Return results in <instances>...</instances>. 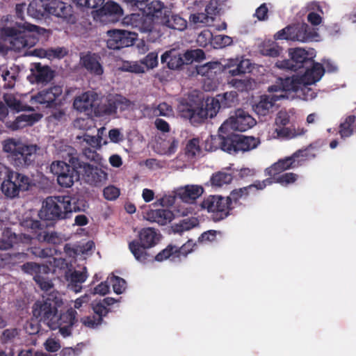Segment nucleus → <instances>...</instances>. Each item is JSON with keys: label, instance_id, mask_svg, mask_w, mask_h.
<instances>
[{"label": "nucleus", "instance_id": "28", "mask_svg": "<svg viewBox=\"0 0 356 356\" xmlns=\"http://www.w3.org/2000/svg\"><path fill=\"white\" fill-rule=\"evenodd\" d=\"M49 0H33L27 8V13L35 19H42L49 15Z\"/></svg>", "mask_w": 356, "mask_h": 356}, {"label": "nucleus", "instance_id": "10", "mask_svg": "<svg viewBox=\"0 0 356 356\" xmlns=\"http://www.w3.org/2000/svg\"><path fill=\"white\" fill-rule=\"evenodd\" d=\"M30 186L29 177L13 171L7 179L2 181L1 189L8 197L14 198L19 195L20 191H28Z\"/></svg>", "mask_w": 356, "mask_h": 356}, {"label": "nucleus", "instance_id": "5", "mask_svg": "<svg viewBox=\"0 0 356 356\" xmlns=\"http://www.w3.org/2000/svg\"><path fill=\"white\" fill-rule=\"evenodd\" d=\"M210 151L216 150L218 147L230 154L245 152L257 148L261 143L259 138L246 136L242 134L230 133L226 136L218 134L211 137Z\"/></svg>", "mask_w": 356, "mask_h": 356}, {"label": "nucleus", "instance_id": "11", "mask_svg": "<svg viewBox=\"0 0 356 356\" xmlns=\"http://www.w3.org/2000/svg\"><path fill=\"white\" fill-rule=\"evenodd\" d=\"M289 56L291 58L289 60L277 62V66L280 68L296 72L308 67L313 64V58L309 56L308 52L304 49H291Z\"/></svg>", "mask_w": 356, "mask_h": 356}, {"label": "nucleus", "instance_id": "54", "mask_svg": "<svg viewBox=\"0 0 356 356\" xmlns=\"http://www.w3.org/2000/svg\"><path fill=\"white\" fill-rule=\"evenodd\" d=\"M34 280L43 291H48L54 287L51 280L48 277V274L35 275Z\"/></svg>", "mask_w": 356, "mask_h": 356}, {"label": "nucleus", "instance_id": "44", "mask_svg": "<svg viewBox=\"0 0 356 356\" xmlns=\"http://www.w3.org/2000/svg\"><path fill=\"white\" fill-rule=\"evenodd\" d=\"M250 191L247 186H245L233 190L227 198L229 199V202L231 206H234L238 204H241L240 200H245L248 197Z\"/></svg>", "mask_w": 356, "mask_h": 356}, {"label": "nucleus", "instance_id": "4", "mask_svg": "<svg viewBox=\"0 0 356 356\" xmlns=\"http://www.w3.org/2000/svg\"><path fill=\"white\" fill-rule=\"evenodd\" d=\"M66 161H56L50 165L51 172L57 177L58 185L63 188H70L75 181L79 179L81 169V159L74 148H70Z\"/></svg>", "mask_w": 356, "mask_h": 356}, {"label": "nucleus", "instance_id": "34", "mask_svg": "<svg viewBox=\"0 0 356 356\" xmlns=\"http://www.w3.org/2000/svg\"><path fill=\"white\" fill-rule=\"evenodd\" d=\"M307 130L304 128L296 129L293 126L276 127L275 133L277 137L282 139L289 140L297 136H302L306 133Z\"/></svg>", "mask_w": 356, "mask_h": 356}, {"label": "nucleus", "instance_id": "39", "mask_svg": "<svg viewBox=\"0 0 356 356\" xmlns=\"http://www.w3.org/2000/svg\"><path fill=\"white\" fill-rule=\"evenodd\" d=\"M22 270L29 274L33 275L35 280V275L41 273L49 274L51 271L50 268L47 265H40L34 262H26L23 264Z\"/></svg>", "mask_w": 356, "mask_h": 356}, {"label": "nucleus", "instance_id": "37", "mask_svg": "<svg viewBox=\"0 0 356 356\" xmlns=\"http://www.w3.org/2000/svg\"><path fill=\"white\" fill-rule=\"evenodd\" d=\"M35 238L38 241L54 245H59L63 242V238L59 234L56 232H49L44 229L37 233Z\"/></svg>", "mask_w": 356, "mask_h": 356}, {"label": "nucleus", "instance_id": "20", "mask_svg": "<svg viewBox=\"0 0 356 356\" xmlns=\"http://www.w3.org/2000/svg\"><path fill=\"white\" fill-rule=\"evenodd\" d=\"M165 12L161 17V23L169 29L182 31L187 27V22L179 15L171 14V11L165 5Z\"/></svg>", "mask_w": 356, "mask_h": 356}, {"label": "nucleus", "instance_id": "8", "mask_svg": "<svg viewBox=\"0 0 356 356\" xmlns=\"http://www.w3.org/2000/svg\"><path fill=\"white\" fill-rule=\"evenodd\" d=\"M62 301L57 292H51L43 296L41 300H37L33 306V315L40 322L46 323L49 327L58 313V307Z\"/></svg>", "mask_w": 356, "mask_h": 356}, {"label": "nucleus", "instance_id": "33", "mask_svg": "<svg viewBox=\"0 0 356 356\" xmlns=\"http://www.w3.org/2000/svg\"><path fill=\"white\" fill-rule=\"evenodd\" d=\"M171 111V107L165 102L161 103L157 106L145 105L143 109V115L148 118L166 116Z\"/></svg>", "mask_w": 356, "mask_h": 356}, {"label": "nucleus", "instance_id": "42", "mask_svg": "<svg viewBox=\"0 0 356 356\" xmlns=\"http://www.w3.org/2000/svg\"><path fill=\"white\" fill-rule=\"evenodd\" d=\"M40 54H37L40 57H47L49 59L52 58H63L68 53V51L65 47H58L56 48H49L46 50H39Z\"/></svg>", "mask_w": 356, "mask_h": 356}, {"label": "nucleus", "instance_id": "12", "mask_svg": "<svg viewBox=\"0 0 356 356\" xmlns=\"http://www.w3.org/2000/svg\"><path fill=\"white\" fill-rule=\"evenodd\" d=\"M256 124L255 120L243 109H238L235 115L230 117L219 128L220 132L229 127L238 131H245Z\"/></svg>", "mask_w": 356, "mask_h": 356}, {"label": "nucleus", "instance_id": "60", "mask_svg": "<svg viewBox=\"0 0 356 356\" xmlns=\"http://www.w3.org/2000/svg\"><path fill=\"white\" fill-rule=\"evenodd\" d=\"M120 103L124 104L125 107H127L130 105V101H129L128 99H127L125 98L122 102L119 101V100H115V101L109 100L108 102V104L104 105L105 108L103 111L104 113L108 114V115L115 113L117 112L118 105Z\"/></svg>", "mask_w": 356, "mask_h": 356}, {"label": "nucleus", "instance_id": "24", "mask_svg": "<svg viewBox=\"0 0 356 356\" xmlns=\"http://www.w3.org/2000/svg\"><path fill=\"white\" fill-rule=\"evenodd\" d=\"M305 72L300 77L302 82L306 84H313L319 81L325 72V69L322 64L314 63L308 67H305Z\"/></svg>", "mask_w": 356, "mask_h": 356}, {"label": "nucleus", "instance_id": "46", "mask_svg": "<svg viewBox=\"0 0 356 356\" xmlns=\"http://www.w3.org/2000/svg\"><path fill=\"white\" fill-rule=\"evenodd\" d=\"M356 118L355 115L348 116L343 122L339 126V134L341 138L350 136L353 133V124L355 122Z\"/></svg>", "mask_w": 356, "mask_h": 356}, {"label": "nucleus", "instance_id": "55", "mask_svg": "<svg viewBox=\"0 0 356 356\" xmlns=\"http://www.w3.org/2000/svg\"><path fill=\"white\" fill-rule=\"evenodd\" d=\"M282 49L276 44H264L260 49L262 55L275 58L280 56Z\"/></svg>", "mask_w": 356, "mask_h": 356}, {"label": "nucleus", "instance_id": "49", "mask_svg": "<svg viewBox=\"0 0 356 356\" xmlns=\"http://www.w3.org/2000/svg\"><path fill=\"white\" fill-rule=\"evenodd\" d=\"M282 89L283 91L298 92L301 85L300 78L286 77L282 80Z\"/></svg>", "mask_w": 356, "mask_h": 356}, {"label": "nucleus", "instance_id": "43", "mask_svg": "<svg viewBox=\"0 0 356 356\" xmlns=\"http://www.w3.org/2000/svg\"><path fill=\"white\" fill-rule=\"evenodd\" d=\"M233 176L231 173L219 171L213 174L210 181L213 186L220 187L225 184L231 183Z\"/></svg>", "mask_w": 356, "mask_h": 356}, {"label": "nucleus", "instance_id": "52", "mask_svg": "<svg viewBox=\"0 0 356 356\" xmlns=\"http://www.w3.org/2000/svg\"><path fill=\"white\" fill-rule=\"evenodd\" d=\"M298 178V175L293 172H285L274 178L273 182L281 184L283 186H287L289 184L295 183Z\"/></svg>", "mask_w": 356, "mask_h": 356}, {"label": "nucleus", "instance_id": "64", "mask_svg": "<svg viewBox=\"0 0 356 356\" xmlns=\"http://www.w3.org/2000/svg\"><path fill=\"white\" fill-rule=\"evenodd\" d=\"M120 194V189L113 185L106 187L103 191V195L107 200H115Z\"/></svg>", "mask_w": 356, "mask_h": 356}, {"label": "nucleus", "instance_id": "13", "mask_svg": "<svg viewBox=\"0 0 356 356\" xmlns=\"http://www.w3.org/2000/svg\"><path fill=\"white\" fill-rule=\"evenodd\" d=\"M76 315V311L72 308L60 313L59 316L57 314L55 318L50 323L49 328L53 330L59 329V332L63 337H69L72 334V326L77 322Z\"/></svg>", "mask_w": 356, "mask_h": 356}, {"label": "nucleus", "instance_id": "62", "mask_svg": "<svg viewBox=\"0 0 356 356\" xmlns=\"http://www.w3.org/2000/svg\"><path fill=\"white\" fill-rule=\"evenodd\" d=\"M19 336V332L16 328L6 329L1 335V340L3 343H13Z\"/></svg>", "mask_w": 356, "mask_h": 356}, {"label": "nucleus", "instance_id": "57", "mask_svg": "<svg viewBox=\"0 0 356 356\" xmlns=\"http://www.w3.org/2000/svg\"><path fill=\"white\" fill-rule=\"evenodd\" d=\"M81 321L86 327L95 329L102 323L103 319L93 314L82 318Z\"/></svg>", "mask_w": 356, "mask_h": 356}, {"label": "nucleus", "instance_id": "63", "mask_svg": "<svg viewBox=\"0 0 356 356\" xmlns=\"http://www.w3.org/2000/svg\"><path fill=\"white\" fill-rule=\"evenodd\" d=\"M88 277L86 268L84 267L83 271L74 270L70 275V280L72 284L83 283Z\"/></svg>", "mask_w": 356, "mask_h": 356}, {"label": "nucleus", "instance_id": "53", "mask_svg": "<svg viewBox=\"0 0 356 356\" xmlns=\"http://www.w3.org/2000/svg\"><path fill=\"white\" fill-rule=\"evenodd\" d=\"M19 72L16 70L11 72L8 70H5L2 72L1 76L5 81L4 88H13L18 77Z\"/></svg>", "mask_w": 356, "mask_h": 356}, {"label": "nucleus", "instance_id": "3", "mask_svg": "<svg viewBox=\"0 0 356 356\" xmlns=\"http://www.w3.org/2000/svg\"><path fill=\"white\" fill-rule=\"evenodd\" d=\"M4 34L11 38L10 43L16 50L32 47L42 38H47L49 31L29 22H16L15 26L5 27Z\"/></svg>", "mask_w": 356, "mask_h": 356}, {"label": "nucleus", "instance_id": "36", "mask_svg": "<svg viewBox=\"0 0 356 356\" xmlns=\"http://www.w3.org/2000/svg\"><path fill=\"white\" fill-rule=\"evenodd\" d=\"M316 146L312 143L305 148L298 149L293 153V155L297 161L300 162L301 166L305 161L313 159L316 156Z\"/></svg>", "mask_w": 356, "mask_h": 356}, {"label": "nucleus", "instance_id": "21", "mask_svg": "<svg viewBox=\"0 0 356 356\" xmlns=\"http://www.w3.org/2000/svg\"><path fill=\"white\" fill-rule=\"evenodd\" d=\"M129 250L136 261L142 264L154 261V255L148 252V248L140 241L133 240L129 243Z\"/></svg>", "mask_w": 356, "mask_h": 356}, {"label": "nucleus", "instance_id": "29", "mask_svg": "<svg viewBox=\"0 0 356 356\" xmlns=\"http://www.w3.org/2000/svg\"><path fill=\"white\" fill-rule=\"evenodd\" d=\"M249 65L248 60L230 59L223 65V71L231 76H236L245 74Z\"/></svg>", "mask_w": 356, "mask_h": 356}, {"label": "nucleus", "instance_id": "50", "mask_svg": "<svg viewBox=\"0 0 356 356\" xmlns=\"http://www.w3.org/2000/svg\"><path fill=\"white\" fill-rule=\"evenodd\" d=\"M38 121V118L35 115L30 114H22L18 116L13 124L14 129L19 127H23L26 126H31Z\"/></svg>", "mask_w": 356, "mask_h": 356}, {"label": "nucleus", "instance_id": "30", "mask_svg": "<svg viewBox=\"0 0 356 356\" xmlns=\"http://www.w3.org/2000/svg\"><path fill=\"white\" fill-rule=\"evenodd\" d=\"M160 238V234L155 229L147 227L142 229L139 232L138 238L136 240L148 248H151L159 243Z\"/></svg>", "mask_w": 356, "mask_h": 356}, {"label": "nucleus", "instance_id": "51", "mask_svg": "<svg viewBox=\"0 0 356 356\" xmlns=\"http://www.w3.org/2000/svg\"><path fill=\"white\" fill-rule=\"evenodd\" d=\"M213 35L209 29L202 31L197 35L196 42L200 47H207L209 44L213 46Z\"/></svg>", "mask_w": 356, "mask_h": 356}, {"label": "nucleus", "instance_id": "32", "mask_svg": "<svg viewBox=\"0 0 356 356\" xmlns=\"http://www.w3.org/2000/svg\"><path fill=\"white\" fill-rule=\"evenodd\" d=\"M204 192V188L197 185L186 186L179 190L178 195L183 202L192 203Z\"/></svg>", "mask_w": 356, "mask_h": 356}, {"label": "nucleus", "instance_id": "61", "mask_svg": "<svg viewBox=\"0 0 356 356\" xmlns=\"http://www.w3.org/2000/svg\"><path fill=\"white\" fill-rule=\"evenodd\" d=\"M111 283L112 284L113 291L117 294L122 293L126 289V281L118 276H113L111 278Z\"/></svg>", "mask_w": 356, "mask_h": 356}, {"label": "nucleus", "instance_id": "6", "mask_svg": "<svg viewBox=\"0 0 356 356\" xmlns=\"http://www.w3.org/2000/svg\"><path fill=\"white\" fill-rule=\"evenodd\" d=\"M2 147L13 164L20 168L33 165L36 159L37 151L40 149L37 145L26 144L15 138L4 140Z\"/></svg>", "mask_w": 356, "mask_h": 356}, {"label": "nucleus", "instance_id": "16", "mask_svg": "<svg viewBox=\"0 0 356 356\" xmlns=\"http://www.w3.org/2000/svg\"><path fill=\"white\" fill-rule=\"evenodd\" d=\"M81 163L83 177L87 184L95 186H101L105 184L108 175L104 170L83 161H81Z\"/></svg>", "mask_w": 356, "mask_h": 356}, {"label": "nucleus", "instance_id": "18", "mask_svg": "<svg viewBox=\"0 0 356 356\" xmlns=\"http://www.w3.org/2000/svg\"><path fill=\"white\" fill-rule=\"evenodd\" d=\"M96 99V93L88 91L75 97L73 106L76 111L90 115L92 113L95 106V102Z\"/></svg>", "mask_w": 356, "mask_h": 356}, {"label": "nucleus", "instance_id": "38", "mask_svg": "<svg viewBox=\"0 0 356 356\" xmlns=\"http://www.w3.org/2000/svg\"><path fill=\"white\" fill-rule=\"evenodd\" d=\"M196 69L198 74L211 76L213 74H216L218 72L223 71V65L218 61L209 62L204 65L197 66Z\"/></svg>", "mask_w": 356, "mask_h": 356}, {"label": "nucleus", "instance_id": "35", "mask_svg": "<svg viewBox=\"0 0 356 356\" xmlns=\"http://www.w3.org/2000/svg\"><path fill=\"white\" fill-rule=\"evenodd\" d=\"M179 145V140L174 137L168 140H163L161 143H156V152L162 155H172L175 154Z\"/></svg>", "mask_w": 356, "mask_h": 356}, {"label": "nucleus", "instance_id": "26", "mask_svg": "<svg viewBox=\"0 0 356 356\" xmlns=\"http://www.w3.org/2000/svg\"><path fill=\"white\" fill-rule=\"evenodd\" d=\"M100 7L97 11L99 15L112 17L113 21L119 20L124 15L122 7L113 1H108Z\"/></svg>", "mask_w": 356, "mask_h": 356}, {"label": "nucleus", "instance_id": "17", "mask_svg": "<svg viewBox=\"0 0 356 356\" xmlns=\"http://www.w3.org/2000/svg\"><path fill=\"white\" fill-rule=\"evenodd\" d=\"M49 15L63 18L68 22H74L75 17L72 6L59 0H49Z\"/></svg>", "mask_w": 356, "mask_h": 356}, {"label": "nucleus", "instance_id": "31", "mask_svg": "<svg viewBox=\"0 0 356 356\" xmlns=\"http://www.w3.org/2000/svg\"><path fill=\"white\" fill-rule=\"evenodd\" d=\"M174 218L173 213L165 209L151 210L147 213V219L150 222H156L161 225H165L171 222Z\"/></svg>", "mask_w": 356, "mask_h": 356}, {"label": "nucleus", "instance_id": "59", "mask_svg": "<svg viewBox=\"0 0 356 356\" xmlns=\"http://www.w3.org/2000/svg\"><path fill=\"white\" fill-rule=\"evenodd\" d=\"M282 169L285 171L286 170L293 169L300 166L299 161L294 157L293 154L290 156H286L284 159H279L277 161Z\"/></svg>", "mask_w": 356, "mask_h": 356}, {"label": "nucleus", "instance_id": "2", "mask_svg": "<svg viewBox=\"0 0 356 356\" xmlns=\"http://www.w3.org/2000/svg\"><path fill=\"white\" fill-rule=\"evenodd\" d=\"M220 107L218 99L207 98L204 105L202 102H196L192 98L181 99L177 106L179 115L189 120L193 125L202 124L208 118L216 115Z\"/></svg>", "mask_w": 356, "mask_h": 356}, {"label": "nucleus", "instance_id": "15", "mask_svg": "<svg viewBox=\"0 0 356 356\" xmlns=\"http://www.w3.org/2000/svg\"><path fill=\"white\" fill-rule=\"evenodd\" d=\"M63 86L54 85L48 88L43 89L31 97V103L45 105L47 108L55 106L56 100L63 93Z\"/></svg>", "mask_w": 356, "mask_h": 356}, {"label": "nucleus", "instance_id": "45", "mask_svg": "<svg viewBox=\"0 0 356 356\" xmlns=\"http://www.w3.org/2000/svg\"><path fill=\"white\" fill-rule=\"evenodd\" d=\"M199 225V220L197 218L191 217L184 218L174 226V231L175 232L181 233L185 231H188Z\"/></svg>", "mask_w": 356, "mask_h": 356}, {"label": "nucleus", "instance_id": "23", "mask_svg": "<svg viewBox=\"0 0 356 356\" xmlns=\"http://www.w3.org/2000/svg\"><path fill=\"white\" fill-rule=\"evenodd\" d=\"M161 61L162 64L165 63L168 68L172 70H180L184 65L182 54L174 49L162 54Z\"/></svg>", "mask_w": 356, "mask_h": 356}, {"label": "nucleus", "instance_id": "19", "mask_svg": "<svg viewBox=\"0 0 356 356\" xmlns=\"http://www.w3.org/2000/svg\"><path fill=\"white\" fill-rule=\"evenodd\" d=\"M101 58L96 54L90 52L81 57L83 67L91 74L101 76L104 73V68L100 63Z\"/></svg>", "mask_w": 356, "mask_h": 356}, {"label": "nucleus", "instance_id": "1", "mask_svg": "<svg viewBox=\"0 0 356 356\" xmlns=\"http://www.w3.org/2000/svg\"><path fill=\"white\" fill-rule=\"evenodd\" d=\"M165 10V4L162 1L154 0L147 8L141 10L143 15L132 14L130 23L140 32L148 33L147 40L154 42L161 36V32L157 29L159 25L155 22V19L161 21V17Z\"/></svg>", "mask_w": 356, "mask_h": 356}, {"label": "nucleus", "instance_id": "7", "mask_svg": "<svg viewBox=\"0 0 356 356\" xmlns=\"http://www.w3.org/2000/svg\"><path fill=\"white\" fill-rule=\"evenodd\" d=\"M70 199L65 195L46 198L39 216L45 220H59L69 218Z\"/></svg>", "mask_w": 356, "mask_h": 356}, {"label": "nucleus", "instance_id": "40", "mask_svg": "<svg viewBox=\"0 0 356 356\" xmlns=\"http://www.w3.org/2000/svg\"><path fill=\"white\" fill-rule=\"evenodd\" d=\"M184 64L190 65L194 61L200 62L205 58L204 51L200 49H188L183 54Z\"/></svg>", "mask_w": 356, "mask_h": 356}, {"label": "nucleus", "instance_id": "14", "mask_svg": "<svg viewBox=\"0 0 356 356\" xmlns=\"http://www.w3.org/2000/svg\"><path fill=\"white\" fill-rule=\"evenodd\" d=\"M107 35V47L113 50L132 46L136 36L133 32L120 29L109 30Z\"/></svg>", "mask_w": 356, "mask_h": 356}, {"label": "nucleus", "instance_id": "27", "mask_svg": "<svg viewBox=\"0 0 356 356\" xmlns=\"http://www.w3.org/2000/svg\"><path fill=\"white\" fill-rule=\"evenodd\" d=\"M289 39L292 41L307 42L312 38L309 26L305 24L290 25Z\"/></svg>", "mask_w": 356, "mask_h": 356}, {"label": "nucleus", "instance_id": "22", "mask_svg": "<svg viewBox=\"0 0 356 356\" xmlns=\"http://www.w3.org/2000/svg\"><path fill=\"white\" fill-rule=\"evenodd\" d=\"M31 72L38 83H49L55 76L54 71L49 66L42 65L40 63H33Z\"/></svg>", "mask_w": 356, "mask_h": 356}, {"label": "nucleus", "instance_id": "41", "mask_svg": "<svg viewBox=\"0 0 356 356\" xmlns=\"http://www.w3.org/2000/svg\"><path fill=\"white\" fill-rule=\"evenodd\" d=\"M70 199V210L72 212L84 211L88 207V203L84 197L80 195H65Z\"/></svg>", "mask_w": 356, "mask_h": 356}, {"label": "nucleus", "instance_id": "25", "mask_svg": "<svg viewBox=\"0 0 356 356\" xmlns=\"http://www.w3.org/2000/svg\"><path fill=\"white\" fill-rule=\"evenodd\" d=\"M279 99L276 95H261L259 102L253 106V110L258 115L266 116L273 112L275 104Z\"/></svg>", "mask_w": 356, "mask_h": 356}, {"label": "nucleus", "instance_id": "9", "mask_svg": "<svg viewBox=\"0 0 356 356\" xmlns=\"http://www.w3.org/2000/svg\"><path fill=\"white\" fill-rule=\"evenodd\" d=\"M229 200V199L220 195H210L204 200L201 206L212 213L213 221L218 222L229 216L231 211L234 208V206H231Z\"/></svg>", "mask_w": 356, "mask_h": 356}, {"label": "nucleus", "instance_id": "56", "mask_svg": "<svg viewBox=\"0 0 356 356\" xmlns=\"http://www.w3.org/2000/svg\"><path fill=\"white\" fill-rule=\"evenodd\" d=\"M229 83L240 92L248 91L252 87L250 79H232Z\"/></svg>", "mask_w": 356, "mask_h": 356}, {"label": "nucleus", "instance_id": "58", "mask_svg": "<svg viewBox=\"0 0 356 356\" xmlns=\"http://www.w3.org/2000/svg\"><path fill=\"white\" fill-rule=\"evenodd\" d=\"M233 42L232 38L225 35L213 36V47L215 49H221L230 45Z\"/></svg>", "mask_w": 356, "mask_h": 356}, {"label": "nucleus", "instance_id": "48", "mask_svg": "<svg viewBox=\"0 0 356 356\" xmlns=\"http://www.w3.org/2000/svg\"><path fill=\"white\" fill-rule=\"evenodd\" d=\"M171 257L173 259L179 257L177 254V246L170 244L154 257V261H163Z\"/></svg>", "mask_w": 356, "mask_h": 356}, {"label": "nucleus", "instance_id": "47", "mask_svg": "<svg viewBox=\"0 0 356 356\" xmlns=\"http://www.w3.org/2000/svg\"><path fill=\"white\" fill-rule=\"evenodd\" d=\"M201 148L200 146V140L197 138H193L188 141L185 147V154L189 159H193L197 154H200Z\"/></svg>", "mask_w": 356, "mask_h": 356}]
</instances>
